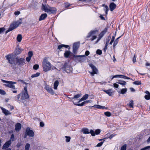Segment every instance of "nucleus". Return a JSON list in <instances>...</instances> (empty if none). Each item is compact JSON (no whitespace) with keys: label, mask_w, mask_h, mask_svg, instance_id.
<instances>
[{"label":"nucleus","mask_w":150,"mask_h":150,"mask_svg":"<svg viewBox=\"0 0 150 150\" xmlns=\"http://www.w3.org/2000/svg\"><path fill=\"white\" fill-rule=\"evenodd\" d=\"M42 64L43 71L45 72H47L51 70L52 69H56V68L54 67H53L54 68L52 67V64L49 61L47 57H45L43 59Z\"/></svg>","instance_id":"nucleus-1"},{"label":"nucleus","mask_w":150,"mask_h":150,"mask_svg":"<svg viewBox=\"0 0 150 150\" xmlns=\"http://www.w3.org/2000/svg\"><path fill=\"white\" fill-rule=\"evenodd\" d=\"M42 10L45 12L50 14L54 13L56 11V8L54 7H51L47 4H42Z\"/></svg>","instance_id":"nucleus-2"},{"label":"nucleus","mask_w":150,"mask_h":150,"mask_svg":"<svg viewBox=\"0 0 150 150\" xmlns=\"http://www.w3.org/2000/svg\"><path fill=\"white\" fill-rule=\"evenodd\" d=\"M1 81L5 83L4 84V85L5 86L11 88L13 89H16L15 86L14 84L16 83V82L6 81L3 79H1Z\"/></svg>","instance_id":"nucleus-3"},{"label":"nucleus","mask_w":150,"mask_h":150,"mask_svg":"<svg viewBox=\"0 0 150 150\" xmlns=\"http://www.w3.org/2000/svg\"><path fill=\"white\" fill-rule=\"evenodd\" d=\"M22 23V22H17L11 24L8 29L6 31V34L8 32L16 28L20 24H21Z\"/></svg>","instance_id":"nucleus-4"},{"label":"nucleus","mask_w":150,"mask_h":150,"mask_svg":"<svg viewBox=\"0 0 150 150\" xmlns=\"http://www.w3.org/2000/svg\"><path fill=\"white\" fill-rule=\"evenodd\" d=\"M29 96L28 93L27 87L25 86L24 90L22 91L21 99L22 100L26 99L29 98Z\"/></svg>","instance_id":"nucleus-5"},{"label":"nucleus","mask_w":150,"mask_h":150,"mask_svg":"<svg viewBox=\"0 0 150 150\" xmlns=\"http://www.w3.org/2000/svg\"><path fill=\"white\" fill-rule=\"evenodd\" d=\"M62 69L67 73H70L73 71V69L71 66L68 64L67 63H65L63 66Z\"/></svg>","instance_id":"nucleus-6"},{"label":"nucleus","mask_w":150,"mask_h":150,"mask_svg":"<svg viewBox=\"0 0 150 150\" xmlns=\"http://www.w3.org/2000/svg\"><path fill=\"white\" fill-rule=\"evenodd\" d=\"M16 64H17L19 67H21L25 64V59L23 58L20 59L16 58Z\"/></svg>","instance_id":"nucleus-7"},{"label":"nucleus","mask_w":150,"mask_h":150,"mask_svg":"<svg viewBox=\"0 0 150 150\" xmlns=\"http://www.w3.org/2000/svg\"><path fill=\"white\" fill-rule=\"evenodd\" d=\"M89 65L92 70V72H89V73L92 76H93L94 74H97L98 70L95 66L93 64H90Z\"/></svg>","instance_id":"nucleus-8"},{"label":"nucleus","mask_w":150,"mask_h":150,"mask_svg":"<svg viewBox=\"0 0 150 150\" xmlns=\"http://www.w3.org/2000/svg\"><path fill=\"white\" fill-rule=\"evenodd\" d=\"M26 134L29 137H33L34 135V133L32 130L30 129L29 127H27L26 130Z\"/></svg>","instance_id":"nucleus-9"},{"label":"nucleus","mask_w":150,"mask_h":150,"mask_svg":"<svg viewBox=\"0 0 150 150\" xmlns=\"http://www.w3.org/2000/svg\"><path fill=\"white\" fill-rule=\"evenodd\" d=\"M107 28H105L103 31L99 35V37L98 39L97 40L96 42L95 43H98L99 41L101 39V38L103 37L105 33L107 32Z\"/></svg>","instance_id":"nucleus-10"},{"label":"nucleus","mask_w":150,"mask_h":150,"mask_svg":"<svg viewBox=\"0 0 150 150\" xmlns=\"http://www.w3.org/2000/svg\"><path fill=\"white\" fill-rule=\"evenodd\" d=\"M45 88L49 93L52 95H54V91L52 88L49 87V85H46L45 87Z\"/></svg>","instance_id":"nucleus-11"},{"label":"nucleus","mask_w":150,"mask_h":150,"mask_svg":"<svg viewBox=\"0 0 150 150\" xmlns=\"http://www.w3.org/2000/svg\"><path fill=\"white\" fill-rule=\"evenodd\" d=\"M79 43L78 42H75L74 44L73 47V52L74 54L76 53L77 50L79 47Z\"/></svg>","instance_id":"nucleus-12"},{"label":"nucleus","mask_w":150,"mask_h":150,"mask_svg":"<svg viewBox=\"0 0 150 150\" xmlns=\"http://www.w3.org/2000/svg\"><path fill=\"white\" fill-rule=\"evenodd\" d=\"M6 57L10 64H13L14 63V58L11 57L10 55H8L6 56Z\"/></svg>","instance_id":"nucleus-13"},{"label":"nucleus","mask_w":150,"mask_h":150,"mask_svg":"<svg viewBox=\"0 0 150 150\" xmlns=\"http://www.w3.org/2000/svg\"><path fill=\"white\" fill-rule=\"evenodd\" d=\"M11 143V142L10 140L7 141L4 144V145L2 147V149H5L8 148Z\"/></svg>","instance_id":"nucleus-14"},{"label":"nucleus","mask_w":150,"mask_h":150,"mask_svg":"<svg viewBox=\"0 0 150 150\" xmlns=\"http://www.w3.org/2000/svg\"><path fill=\"white\" fill-rule=\"evenodd\" d=\"M0 108L2 110V112L6 115H8L11 114V112H10L8 110L1 107Z\"/></svg>","instance_id":"nucleus-15"},{"label":"nucleus","mask_w":150,"mask_h":150,"mask_svg":"<svg viewBox=\"0 0 150 150\" xmlns=\"http://www.w3.org/2000/svg\"><path fill=\"white\" fill-rule=\"evenodd\" d=\"M15 130L16 132L19 131L21 128V125L19 123H18L15 125Z\"/></svg>","instance_id":"nucleus-16"},{"label":"nucleus","mask_w":150,"mask_h":150,"mask_svg":"<svg viewBox=\"0 0 150 150\" xmlns=\"http://www.w3.org/2000/svg\"><path fill=\"white\" fill-rule=\"evenodd\" d=\"M98 30H95L91 31L88 33V35L86 37L87 38H89L93 35L96 34V33L98 32Z\"/></svg>","instance_id":"nucleus-17"},{"label":"nucleus","mask_w":150,"mask_h":150,"mask_svg":"<svg viewBox=\"0 0 150 150\" xmlns=\"http://www.w3.org/2000/svg\"><path fill=\"white\" fill-rule=\"evenodd\" d=\"M116 7V5L114 3L112 2L110 3L109 5V8L110 11H112L114 10Z\"/></svg>","instance_id":"nucleus-18"},{"label":"nucleus","mask_w":150,"mask_h":150,"mask_svg":"<svg viewBox=\"0 0 150 150\" xmlns=\"http://www.w3.org/2000/svg\"><path fill=\"white\" fill-rule=\"evenodd\" d=\"M47 16V15L46 13H43L41 15L39 18V21H41L44 20Z\"/></svg>","instance_id":"nucleus-19"},{"label":"nucleus","mask_w":150,"mask_h":150,"mask_svg":"<svg viewBox=\"0 0 150 150\" xmlns=\"http://www.w3.org/2000/svg\"><path fill=\"white\" fill-rule=\"evenodd\" d=\"M103 91L108 94L110 96H112L113 92L112 91V89H109L107 90H103Z\"/></svg>","instance_id":"nucleus-20"},{"label":"nucleus","mask_w":150,"mask_h":150,"mask_svg":"<svg viewBox=\"0 0 150 150\" xmlns=\"http://www.w3.org/2000/svg\"><path fill=\"white\" fill-rule=\"evenodd\" d=\"M93 107H94L95 108H98V109H107V108H106L105 106H101V105H94Z\"/></svg>","instance_id":"nucleus-21"},{"label":"nucleus","mask_w":150,"mask_h":150,"mask_svg":"<svg viewBox=\"0 0 150 150\" xmlns=\"http://www.w3.org/2000/svg\"><path fill=\"white\" fill-rule=\"evenodd\" d=\"M145 93L147 95H146L144 96L145 98L147 100L150 99V93L148 91H146Z\"/></svg>","instance_id":"nucleus-22"},{"label":"nucleus","mask_w":150,"mask_h":150,"mask_svg":"<svg viewBox=\"0 0 150 150\" xmlns=\"http://www.w3.org/2000/svg\"><path fill=\"white\" fill-rule=\"evenodd\" d=\"M69 47V45H59L58 46V49L60 50L62 49H63V47L67 48Z\"/></svg>","instance_id":"nucleus-23"},{"label":"nucleus","mask_w":150,"mask_h":150,"mask_svg":"<svg viewBox=\"0 0 150 150\" xmlns=\"http://www.w3.org/2000/svg\"><path fill=\"white\" fill-rule=\"evenodd\" d=\"M59 82L58 80H56L54 82V89L56 90L57 88V86L59 85Z\"/></svg>","instance_id":"nucleus-24"},{"label":"nucleus","mask_w":150,"mask_h":150,"mask_svg":"<svg viewBox=\"0 0 150 150\" xmlns=\"http://www.w3.org/2000/svg\"><path fill=\"white\" fill-rule=\"evenodd\" d=\"M71 53V52L69 51H66L64 53V57L66 58H68Z\"/></svg>","instance_id":"nucleus-25"},{"label":"nucleus","mask_w":150,"mask_h":150,"mask_svg":"<svg viewBox=\"0 0 150 150\" xmlns=\"http://www.w3.org/2000/svg\"><path fill=\"white\" fill-rule=\"evenodd\" d=\"M82 132L83 133L87 134H89V129L87 128H83L82 129Z\"/></svg>","instance_id":"nucleus-26"},{"label":"nucleus","mask_w":150,"mask_h":150,"mask_svg":"<svg viewBox=\"0 0 150 150\" xmlns=\"http://www.w3.org/2000/svg\"><path fill=\"white\" fill-rule=\"evenodd\" d=\"M123 35H122L121 36L119 37H118L115 40V41L114 44H113V47H115L117 45V44L118 42V39L120 38Z\"/></svg>","instance_id":"nucleus-27"},{"label":"nucleus","mask_w":150,"mask_h":150,"mask_svg":"<svg viewBox=\"0 0 150 150\" xmlns=\"http://www.w3.org/2000/svg\"><path fill=\"white\" fill-rule=\"evenodd\" d=\"M82 96V95L81 93H79L77 95H75L74 97H72L71 98V99H77L79 97H81Z\"/></svg>","instance_id":"nucleus-28"},{"label":"nucleus","mask_w":150,"mask_h":150,"mask_svg":"<svg viewBox=\"0 0 150 150\" xmlns=\"http://www.w3.org/2000/svg\"><path fill=\"white\" fill-rule=\"evenodd\" d=\"M117 83L119 84L122 85H125L126 84V82L125 81L122 80H119Z\"/></svg>","instance_id":"nucleus-29"},{"label":"nucleus","mask_w":150,"mask_h":150,"mask_svg":"<svg viewBox=\"0 0 150 150\" xmlns=\"http://www.w3.org/2000/svg\"><path fill=\"white\" fill-rule=\"evenodd\" d=\"M21 50L19 48L16 49L15 50V52L16 54H20L21 52Z\"/></svg>","instance_id":"nucleus-30"},{"label":"nucleus","mask_w":150,"mask_h":150,"mask_svg":"<svg viewBox=\"0 0 150 150\" xmlns=\"http://www.w3.org/2000/svg\"><path fill=\"white\" fill-rule=\"evenodd\" d=\"M22 39V35L21 34H19L18 35L17 37V39L18 42H21Z\"/></svg>","instance_id":"nucleus-31"},{"label":"nucleus","mask_w":150,"mask_h":150,"mask_svg":"<svg viewBox=\"0 0 150 150\" xmlns=\"http://www.w3.org/2000/svg\"><path fill=\"white\" fill-rule=\"evenodd\" d=\"M74 57H79V61H81L82 59H81V57H85V56L84 55H74Z\"/></svg>","instance_id":"nucleus-32"},{"label":"nucleus","mask_w":150,"mask_h":150,"mask_svg":"<svg viewBox=\"0 0 150 150\" xmlns=\"http://www.w3.org/2000/svg\"><path fill=\"white\" fill-rule=\"evenodd\" d=\"M40 73L37 72L36 74H33L31 76V77L32 78L37 77L40 76Z\"/></svg>","instance_id":"nucleus-33"},{"label":"nucleus","mask_w":150,"mask_h":150,"mask_svg":"<svg viewBox=\"0 0 150 150\" xmlns=\"http://www.w3.org/2000/svg\"><path fill=\"white\" fill-rule=\"evenodd\" d=\"M120 78H123L127 79H130L131 78L126 76H125L123 75H120Z\"/></svg>","instance_id":"nucleus-34"},{"label":"nucleus","mask_w":150,"mask_h":150,"mask_svg":"<svg viewBox=\"0 0 150 150\" xmlns=\"http://www.w3.org/2000/svg\"><path fill=\"white\" fill-rule=\"evenodd\" d=\"M72 101L75 105H78L79 106H83L84 104H85V102H84V101L81 104H80V103L77 104V103H74V101Z\"/></svg>","instance_id":"nucleus-35"},{"label":"nucleus","mask_w":150,"mask_h":150,"mask_svg":"<svg viewBox=\"0 0 150 150\" xmlns=\"http://www.w3.org/2000/svg\"><path fill=\"white\" fill-rule=\"evenodd\" d=\"M109 10L108 6L107 5L105 6L104 8V10L105 11L106 14H107L108 11Z\"/></svg>","instance_id":"nucleus-36"},{"label":"nucleus","mask_w":150,"mask_h":150,"mask_svg":"<svg viewBox=\"0 0 150 150\" xmlns=\"http://www.w3.org/2000/svg\"><path fill=\"white\" fill-rule=\"evenodd\" d=\"M65 137L66 138L65 141L67 142H68L70 141L71 139V137H70L66 136Z\"/></svg>","instance_id":"nucleus-37"},{"label":"nucleus","mask_w":150,"mask_h":150,"mask_svg":"<svg viewBox=\"0 0 150 150\" xmlns=\"http://www.w3.org/2000/svg\"><path fill=\"white\" fill-rule=\"evenodd\" d=\"M30 146V144L28 143H27L25 146V150H29Z\"/></svg>","instance_id":"nucleus-38"},{"label":"nucleus","mask_w":150,"mask_h":150,"mask_svg":"<svg viewBox=\"0 0 150 150\" xmlns=\"http://www.w3.org/2000/svg\"><path fill=\"white\" fill-rule=\"evenodd\" d=\"M127 89L126 88H123L122 89L120 93L122 94H124L127 92Z\"/></svg>","instance_id":"nucleus-39"},{"label":"nucleus","mask_w":150,"mask_h":150,"mask_svg":"<svg viewBox=\"0 0 150 150\" xmlns=\"http://www.w3.org/2000/svg\"><path fill=\"white\" fill-rule=\"evenodd\" d=\"M105 115L108 117H110L111 115V114L110 112H106L104 113Z\"/></svg>","instance_id":"nucleus-40"},{"label":"nucleus","mask_w":150,"mask_h":150,"mask_svg":"<svg viewBox=\"0 0 150 150\" xmlns=\"http://www.w3.org/2000/svg\"><path fill=\"white\" fill-rule=\"evenodd\" d=\"M89 133H91L92 136H95V132H94L92 129L90 130V132H89Z\"/></svg>","instance_id":"nucleus-41"},{"label":"nucleus","mask_w":150,"mask_h":150,"mask_svg":"<svg viewBox=\"0 0 150 150\" xmlns=\"http://www.w3.org/2000/svg\"><path fill=\"white\" fill-rule=\"evenodd\" d=\"M133 83L134 84L136 85H140L141 84V81H136Z\"/></svg>","instance_id":"nucleus-42"},{"label":"nucleus","mask_w":150,"mask_h":150,"mask_svg":"<svg viewBox=\"0 0 150 150\" xmlns=\"http://www.w3.org/2000/svg\"><path fill=\"white\" fill-rule=\"evenodd\" d=\"M150 149V146H148L143 148L140 150H147Z\"/></svg>","instance_id":"nucleus-43"},{"label":"nucleus","mask_w":150,"mask_h":150,"mask_svg":"<svg viewBox=\"0 0 150 150\" xmlns=\"http://www.w3.org/2000/svg\"><path fill=\"white\" fill-rule=\"evenodd\" d=\"M39 66L38 64H35L33 66V68L35 70H37L39 68Z\"/></svg>","instance_id":"nucleus-44"},{"label":"nucleus","mask_w":150,"mask_h":150,"mask_svg":"<svg viewBox=\"0 0 150 150\" xmlns=\"http://www.w3.org/2000/svg\"><path fill=\"white\" fill-rule=\"evenodd\" d=\"M0 94L1 95H4L6 94V93L4 90L0 89Z\"/></svg>","instance_id":"nucleus-45"},{"label":"nucleus","mask_w":150,"mask_h":150,"mask_svg":"<svg viewBox=\"0 0 150 150\" xmlns=\"http://www.w3.org/2000/svg\"><path fill=\"white\" fill-rule=\"evenodd\" d=\"M28 57H31L33 56V53L32 51H30L28 52Z\"/></svg>","instance_id":"nucleus-46"},{"label":"nucleus","mask_w":150,"mask_h":150,"mask_svg":"<svg viewBox=\"0 0 150 150\" xmlns=\"http://www.w3.org/2000/svg\"><path fill=\"white\" fill-rule=\"evenodd\" d=\"M96 53L98 54L101 55L102 53V51L100 50H97L96 51Z\"/></svg>","instance_id":"nucleus-47"},{"label":"nucleus","mask_w":150,"mask_h":150,"mask_svg":"<svg viewBox=\"0 0 150 150\" xmlns=\"http://www.w3.org/2000/svg\"><path fill=\"white\" fill-rule=\"evenodd\" d=\"M129 106L131 108H133V100H132L130 101Z\"/></svg>","instance_id":"nucleus-48"},{"label":"nucleus","mask_w":150,"mask_h":150,"mask_svg":"<svg viewBox=\"0 0 150 150\" xmlns=\"http://www.w3.org/2000/svg\"><path fill=\"white\" fill-rule=\"evenodd\" d=\"M127 145L126 144H125L121 148V150H126Z\"/></svg>","instance_id":"nucleus-49"},{"label":"nucleus","mask_w":150,"mask_h":150,"mask_svg":"<svg viewBox=\"0 0 150 150\" xmlns=\"http://www.w3.org/2000/svg\"><path fill=\"white\" fill-rule=\"evenodd\" d=\"M88 94H86L85 95H84L83 96L82 98L84 100H85L87 99L88 98Z\"/></svg>","instance_id":"nucleus-50"},{"label":"nucleus","mask_w":150,"mask_h":150,"mask_svg":"<svg viewBox=\"0 0 150 150\" xmlns=\"http://www.w3.org/2000/svg\"><path fill=\"white\" fill-rule=\"evenodd\" d=\"M100 132V130L99 129H97L95 130V133L96 134H99Z\"/></svg>","instance_id":"nucleus-51"},{"label":"nucleus","mask_w":150,"mask_h":150,"mask_svg":"<svg viewBox=\"0 0 150 150\" xmlns=\"http://www.w3.org/2000/svg\"><path fill=\"white\" fill-rule=\"evenodd\" d=\"M14 139V136L13 134H12L11 135V140L12 141H13ZM11 141V140H10Z\"/></svg>","instance_id":"nucleus-52"},{"label":"nucleus","mask_w":150,"mask_h":150,"mask_svg":"<svg viewBox=\"0 0 150 150\" xmlns=\"http://www.w3.org/2000/svg\"><path fill=\"white\" fill-rule=\"evenodd\" d=\"M5 30V28L4 27L0 28V34Z\"/></svg>","instance_id":"nucleus-53"},{"label":"nucleus","mask_w":150,"mask_h":150,"mask_svg":"<svg viewBox=\"0 0 150 150\" xmlns=\"http://www.w3.org/2000/svg\"><path fill=\"white\" fill-rule=\"evenodd\" d=\"M103 142H101L98 144L96 146L97 147H100L103 144Z\"/></svg>","instance_id":"nucleus-54"},{"label":"nucleus","mask_w":150,"mask_h":150,"mask_svg":"<svg viewBox=\"0 0 150 150\" xmlns=\"http://www.w3.org/2000/svg\"><path fill=\"white\" fill-rule=\"evenodd\" d=\"M21 96V94H18L17 96V98L16 99V100L19 101L20 100V98Z\"/></svg>","instance_id":"nucleus-55"},{"label":"nucleus","mask_w":150,"mask_h":150,"mask_svg":"<svg viewBox=\"0 0 150 150\" xmlns=\"http://www.w3.org/2000/svg\"><path fill=\"white\" fill-rule=\"evenodd\" d=\"M20 11H15L14 13V14L16 15V16H18V15L19 14H20Z\"/></svg>","instance_id":"nucleus-56"},{"label":"nucleus","mask_w":150,"mask_h":150,"mask_svg":"<svg viewBox=\"0 0 150 150\" xmlns=\"http://www.w3.org/2000/svg\"><path fill=\"white\" fill-rule=\"evenodd\" d=\"M96 36H95V35L93 36H92V38L90 39V40H91V41H93L94 40H95V39H96Z\"/></svg>","instance_id":"nucleus-57"},{"label":"nucleus","mask_w":150,"mask_h":150,"mask_svg":"<svg viewBox=\"0 0 150 150\" xmlns=\"http://www.w3.org/2000/svg\"><path fill=\"white\" fill-rule=\"evenodd\" d=\"M116 135V134H112L111 135H110V136L108 137L110 139H112L113 137H114Z\"/></svg>","instance_id":"nucleus-58"},{"label":"nucleus","mask_w":150,"mask_h":150,"mask_svg":"<svg viewBox=\"0 0 150 150\" xmlns=\"http://www.w3.org/2000/svg\"><path fill=\"white\" fill-rule=\"evenodd\" d=\"M133 62L134 63L136 62V59L135 57V55L134 54L133 59Z\"/></svg>","instance_id":"nucleus-59"},{"label":"nucleus","mask_w":150,"mask_h":150,"mask_svg":"<svg viewBox=\"0 0 150 150\" xmlns=\"http://www.w3.org/2000/svg\"><path fill=\"white\" fill-rule=\"evenodd\" d=\"M31 57H28L26 58V60L28 62H29L31 59Z\"/></svg>","instance_id":"nucleus-60"},{"label":"nucleus","mask_w":150,"mask_h":150,"mask_svg":"<svg viewBox=\"0 0 150 150\" xmlns=\"http://www.w3.org/2000/svg\"><path fill=\"white\" fill-rule=\"evenodd\" d=\"M91 101H92L91 100H88L85 101H84V102H85V104H86V103H90L91 102Z\"/></svg>","instance_id":"nucleus-61"},{"label":"nucleus","mask_w":150,"mask_h":150,"mask_svg":"<svg viewBox=\"0 0 150 150\" xmlns=\"http://www.w3.org/2000/svg\"><path fill=\"white\" fill-rule=\"evenodd\" d=\"M113 86H114V87L115 88H118L119 86V85L116 83H114L113 84Z\"/></svg>","instance_id":"nucleus-62"},{"label":"nucleus","mask_w":150,"mask_h":150,"mask_svg":"<svg viewBox=\"0 0 150 150\" xmlns=\"http://www.w3.org/2000/svg\"><path fill=\"white\" fill-rule=\"evenodd\" d=\"M89 54H90L88 50L86 51L85 52V54L86 56H87L88 55H89Z\"/></svg>","instance_id":"nucleus-63"},{"label":"nucleus","mask_w":150,"mask_h":150,"mask_svg":"<svg viewBox=\"0 0 150 150\" xmlns=\"http://www.w3.org/2000/svg\"><path fill=\"white\" fill-rule=\"evenodd\" d=\"M44 125V124L43 122H40V126L41 127H43Z\"/></svg>","instance_id":"nucleus-64"}]
</instances>
